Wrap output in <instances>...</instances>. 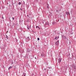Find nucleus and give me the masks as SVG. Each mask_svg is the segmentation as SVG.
Segmentation results:
<instances>
[{"label":"nucleus","mask_w":76,"mask_h":76,"mask_svg":"<svg viewBox=\"0 0 76 76\" xmlns=\"http://www.w3.org/2000/svg\"><path fill=\"white\" fill-rule=\"evenodd\" d=\"M61 58H59L58 60V63H60L61 61Z\"/></svg>","instance_id":"3"},{"label":"nucleus","mask_w":76,"mask_h":76,"mask_svg":"<svg viewBox=\"0 0 76 76\" xmlns=\"http://www.w3.org/2000/svg\"><path fill=\"white\" fill-rule=\"evenodd\" d=\"M47 8L48 9H49V4H47Z\"/></svg>","instance_id":"10"},{"label":"nucleus","mask_w":76,"mask_h":76,"mask_svg":"<svg viewBox=\"0 0 76 76\" xmlns=\"http://www.w3.org/2000/svg\"><path fill=\"white\" fill-rule=\"evenodd\" d=\"M35 59H37V58L36 57H35Z\"/></svg>","instance_id":"27"},{"label":"nucleus","mask_w":76,"mask_h":76,"mask_svg":"<svg viewBox=\"0 0 76 76\" xmlns=\"http://www.w3.org/2000/svg\"><path fill=\"white\" fill-rule=\"evenodd\" d=\"M20 52L21 53H24V50H21L20 51Z\"/></svg>","instance_id":"5"},{"label":"nucleus","mask_w":76,"mask_h":76,"mask_svg":"<svg viewBox=\"0 0 76 76\" xmlns=\"http://www.w3.org/2000/svg\"><path fill=\"white\" fill-rule=\"evenodd\" d=\"M38 28H39V29H40V27H38Z\"/></svg>","instance_id":"25"},{"label":"nucleus","mask_w":76,"mask_h":76,"mask_svg":"<svg viewBox=\"0 0 76 76\" xmlns=\"http://www.w3.org/2000/svg\"><path fill=\"white\" fill-rule=\"evenodd\" d=\"M44 70H46V68H45L44 69Z\"/></svg>","instance_id":"24"},{"label":"nucleus","mask_w":76,"mask_h":76,"mask_svg":"<svg viewBox=\"0 0 76 76\" xmlns=\"http://www.w3.org/2000/svg\"><path fill=\"white\" fill-rule=\"evenodd\" d=\"M27 17H29V15H27Z\"/></svg>","instance_id":"26"},{"label":"nucleus","mask_w":76,"mask_h":76,"mask_svg":"<svg viewBox=\"0 0 76 76\" xmlns=\"http://www.w3.org/2000/svg\"><path fill=\"white\" fill-rule=\"evenodd\" d=\"M66 14H69V12H66Z\"/></svg>","instance_id":"14"},{"label":"nucleus","mask_w":76,"mask_h":76,"mask_svg":"<svg viewBox=\"0 0 76 76\" xmlns=\"http://www.w3.org/2000/svg\"><path fill=\"white\" fill-rule=\"evenodd\" d=\"M2 18H3V19H4V18H3V17H2Z\"/></svg>","instance_id":"31"},{"label":"nucleus","mask_w":76,"mask_h":76,"mask_svg":"<svg viewBox=\"0 0 76 76\" xmlns=\"http://www.w3.org/2000/svg\"><path fill=\"white\" fill-rule=\"evenodd\" d=\"M57 37H56L55 38V39H57Z\"/></svg>","instance_id":"15"},{"label":"nucleus","mask_w":76,"mask_h":76,"mask_svg":"<svg viewBox=\"0 0 76 76\" xmlns=\"http://www.w3.org/2000/svg\"><path fill=\"white\" fill-rule=\"evenodd\" d=\"M62 38H63L64 39H66L67 38L66 37L64 36V35H62Z\"/></svg>","instance_id":"4"},{"label":"nucleus","mask_w":76,"mask_h":76,"mask_svg":"<svg viewBox=\"0 0 76 76\" xmlns=\"http://www.w3.org/2000/svg\"><path fill=\"white\" fill-rule=\"evenodd\" d=\"M6 38L8 39H9V37H8V36L7 35L6 36Z\"/></svg>","instance_id":"11"},{"label":"nucleus","mask_w":76,"mask_h":76,"mask_svg":"<svg viewBox=\"0 0 76 76\" xmlns=\"http://www.w3.org/2000/svg\"><path fill=\"white\" fill-rule=\"evenodd\" d=\"M39 28V26H36V28Z\"/></svg>","instance_id":"18"},{"label":"nucleus","mask_w":76,"mask_h":76,"mask_svg":"<svg viewBox=\"0 0 76 76\" xmlns=\"http://www.w3.org/2000/svg\"><path fill=\"white\" fill-rule=\"evenodd\" d=\"M30 51L29 50H27V52H28L29 53V51Z\"/></svg>","instance_id":"17"},{"label":"nucleus","mask_w":76,"mask_h":76,"mask_svg":"<svg viewBox=\"0 0 76 76\" xmlns=\"http://www.w3.org/2000/svg\"><path fill=\"white\" fill-rule=\"evenodd\" d=\"M1 48V46H0V48Z\"/></svg>","instance_id":"29"},{"label":"nucleus","mask_w":76,"mask_h":76,"mask_svg":"<svg viewBox=\"0 0 76 76\" xmlns=\"http://www.w3.org/2000/svg\"><path fill=\"white\" fill-rule=\"evenodd\" d=\"M49 25V23H48L46 22L45 25Z\"/></svg>","instance_id":"7"},{"label":"nucleus","mask_w":76,"mask_h":76,"mask_svg":"<svg viewBox=\"0 0 76 76\" xmlns=\"http://www.w3.org/2000/svg\"><path fill=\"white\" fill-rule=\"evenodd\" d=\"M24 4H25V2H24Z\"/></svg>","instance_id":"30"},{"label":"nucleus","mask_w":76,"mask_h":76,"mask_svg":"<svg viewBox=\"0 0 76 76\" xmlns=\"http://www.w3.org/2000/svg\"><path fill=\"white\" fill-rule=\"evenodd\" d=\"M21 50H20V49H19V51L20 52V51H21Z\"/></svg>","instance_id":"20"},{"label":"nucleus","mask_w":76,"mask_h":76,"mask_svg":"<svg viewBox=\"0 0 76 76\" xmlns=\"http://www.w3.org/2000/svg\"><path fill=\"white\" fill-rule=\"evenodd\" d=\"M55 44L56 45H58L59 44V41H57L55 42Z\"/></svg>","instance_id":"1"},{"label":"nucleus","mask_w":76,"mask_h":76,"mask_svg":"<svg viewBox=\"0 0 76 76\" xmlns=\"http://www.w3.org/2000/svg\"><path fill=\"white\" fill-rule=\"evenodd\" d=\"M23 76H26V74L24 72L23 73V75H22V76H23Z\"/></svg>","instance_id":"8"},{"label":"nucleus","mask_w":76,"mask_h":76,"mask_svg":"<svg viewBox=\"0 0 76 76\" xmlns=\"http://www.w3.org/2000/svg\"><path fill=\"white\" fill-rule=\"evenodd\" d=\"M26 39H27V40H28V41H30V39L29 38V37H28Z\"/></svg>","instance_id":"6"},{"label":"nucleus","mask_w":76,"mask_h":76,"mask_svg":"<svg viewBox=\"0 0 76 76\" xmlns=\"http://www.w3.org/2000/svg\"><path fill=\"white\" fill-rule=\"evenodd\" d=\"M18 4H19V5H20V4H21V2H19L18 3Z\"/></svg>","instance_id":"12"},{"label":"nucleus","mask_w":76,"mask_h":76,"mask_svg":"<svg viewBox=\"0 0 76 76\" xmlns=\"http://www.w3.org/2000/svg\"><path fill=\"white\" fill-rule=\"evenodd\" d=\"M37 40H38V41H39V38H37Z\"/></svg>","instance_id":"16"},{"label":"nucleus","mask_w":76,"mask_h":76,"mask_svg":"<svg viewBox=\"0 0 76 76\" xmlns=\"http://www.w3.org/2000/svg\"><path fill=\"white\" fill-rule=\"evenodd\" d=\"M75 23V24H76V22Z\"/></svg>","instance_id":"35"},{"label":"nucleus","mask_w":76,"mask_h":76,"mask_svg":"<svg viewBox=\"0 0 76 76\" xmlns=\"http://www.w3.org/2000/svg\"><path fill=\"white\" fill-rule=\"evenodd\" d=\"M69 55H70V53H69Z\"/></svg>","instance_id":"33"},{"label":"nucleus","mask_w":76,"mask_h":76,"mask_svg":"<svg viewBox=\"0 0 76 76\" xmlns=\"http://www.w3.org/2000/svg\"><path fill=\"white\" fill-rule=\"evenodd\" d=\"M54 23H53V24Z\"/></svg>","instance_id":"34"},{"label":"nucleus","mask_w":76,"mask_h":76,"mask_svg":"<svg viewBox=\"0 0 76 76\" xmlns=\"http://www.w3.org/2000/svg\"><path fill=\"white\" fill-rule=\"evenodd\" d=\"M41 57H45V55L43 53H41Z\"/></svg>","instance_id":"2"},{"label":"nucleus","mask_w":76,"mask_h":76,"mask_svg":"<svg viewBox=\"0 0 76 76\" xmlns=\"http://www.w3.org/2000/svg\"><path fill=\"white\" fill-rule=\"evenodd\" d=\"M12 66H10L9 68H8V70H10V69H12Z\"/></svg>","instance_id":"9"},{"label":"nucleus","mask_w":76,"mask_h":76,"mask_svg":"<svg viewBox=\"0 0 76 76\" xmlns=\"http://www.w3.org/2000/svg\"><path fill=\"white\" fill-rule=\"evenodd\" d=\"M57 38L58 39V38H59V37H58Z\"/></svg>","instance_id":"28"},{"label":"nucleus","mask_w":76,"mask_h":76,"mask_svg":"<svg viewBox=\"0 0 76 76\" xmlns=\"http://www.w3.org/2000/svg\"><path fill=\"white\" fill-rule=\"evenodd\" d=\"M49 69H52V68L51 67H49Z\"/></svg>","instance_id":"13"},{"label":"nucleus","mask_w":76,"mask_h":76,"mask_svg":"<svg viewBox=\"0 0 76 76\" xmlns=\"http://www.w3.org/2000/svg\"><path fill=\"white\" fill-rule=\"evenodd\" d=\"M56 12H58V11L57 10H56Z\"/></svg>","instance_id":"23"},{"label":"nucleus","mask_w":76,"mask_h":76,"mask_svg":"<svg viewBox=\"0 0 76 76\" xmlns=\"http://www.w3.org/2000/svg\"><path fill=\"white\" fill-rule=\"evenodd\" d=\"M72 56H73V55H72Z\"/></svg>","instance_id":"32"},{"label":"nucleus","mask_w":76,"mask_h":76,"mask_svg":"<svg viewBox=\"0 0 76 76\" xmlns=\"http://www.w3.org/2000/svg\"><path fill=\"white\" fill-rule=\"evenodd\" d=\"M20 10H22V8H20Z\"/></svg>","instance_id":"21"},{"label":"nucleus","mask_w":76,"mask_h":76,"mask_svg":"<svg viewBox=\"0 0 76 76\" xmlns=\"http://www.w3.org/2000/svg\"><path fill=\"white\" fill-rule=\"evenodd\" d=\"M12 19L13 20H14V19H15V18H14V17L12 18Z\"/></svg>","instance_id":"22"},{"label":"nucleus","mask_w":76,"mask_h":76,"mask_svg":"<svg viewBox=\"0 0 76 76\" xmlns=\"http://www.w3.org/2000/svg\"><path fill=\"white\" fill-rule=\"evenodd\" d=\"M28 27H27L28 29H29V27H28Z\"/></svg>","instance_id":"19"},{"label":"nucleus","mask_w":76,"mask_h":76,"mask_svg":"<svg viewBox=\"0 0 76 76\" xmlns=\"http://www.w3.org/2000/svg\"><path fill=\"white\" fill-rule=\"evenodd\" d=\"M30 27H31V26H30Z\"/></svg>","instance_id":"36"}]
</instances>
